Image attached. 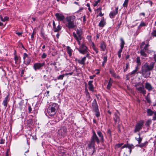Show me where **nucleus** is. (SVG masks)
<instances>
[{
	"label": "nucleus",
	"instance_id": "1",
	"mask_svg": "<svg viewBox=\"0 0 156 156\" xmlns=\"http://www.w3.org/2000/svg\"><path fill=\"white\" fill-rule=\"evenodd\" d=\"M154 66V62H151L150 64L146 62L142 66L141 71L139 73L142 74L145 78L148 77L151 74L150 71L153 70Z\"/></svg>",
	"mask_w": 156,
	"mask_h": 156
},
{
	"label": "nucleus",
	"instance_id": "2",
	"mask_svg": "<svg viewBox=\"0 0 156 156\" xmlns=\"http://www.w3.org/2000/svg\"><path fill=\"white\" fill-rule=\"evenodd\" d=\"M92 133L93 135L87 145V148L89 149H91L94 148H95V142L98 144H99L100 143V139L94 130L93 131Z\"/></svg>",
	"mask_w": 156,
	"mask_h": 156
},
{
	"label": "nucleus",
	"instance_id": "3",
	"mask_svg": "<svg viewBox=\"0 0 156 156\" xmlns=\"http://www.w3.org/2000/svg\"><path fill=\"white\" fill-rule=\"evenodd\" d=\"M58 106L55 103H53L50 105L47 109V112L50 116H52L55 115L56 112V110H58Z\"/></svg>",
	"mask_w": 156,
	"mask_h": 156
},
{
	"label": "nucleus",
	"instance_id": "4",
	"mask_svg": "<svg viewBox=\"0 0 156 156\" xmlns=\"http://www.w3.org/2000/svg\"><path fill=\"white\" fill-rule=\"evenodd\" d=\"M76 19V17L74 16H68L66 18V21L67 23L66 26L69 29H73L75 27L74 21Z\"/></svg>",
	"mask_w": 156,
	"mask_h": 156
},
{
	"label": "nucleus",
	"instance_id": "5",
	"mask_svg": "<svg viewBox=\"0 0 156 156\" xmlns=\"http://www.w3.org/2000/svg\"><path fill=\"white\" fill-rule=\"evenodd\" d=\"M66 132L67 128L63 126L58 130V133L59 136L64 137L66 135Z\"/></svg>",
	"mask_w": 156,
	"mask_h": 156
},
{
	"label": "nucleus",
	"instance_id": "6",
	"mask_svg": "<svg viewBox=\"0 0 156 156\" xmlns=\"http://www.w3.org/2000/svg\"><path fill=\"white\" fill-rule=\"evenodd\" d=\"M45 65V63L44 62L36 63L34 64L33 68L35 70L41 69Z\"/></svg>",
	"mask_w": 156,
	"mask_h": 156
},
{
	"label": "nucleus",
	"instance_id": "7",
	"mask_svg": "<svg viewBox=\"0 0 156 156\" xmlns=\"http://www.w3.org/2000/svg\"><path fill=\"white\" fill-rule=\"evenodd\" d=\"M79 51L81 53L84 54L87 52V47L83 44H82L79 48H77Z\"/></svg>",
	"mask_w": 156,
	"mask_h": 156
},
{
	"label": "nucleus",
	"instance_id": "8",
	"mask_svg": "<svg viewBox=\"0 0 156 156\" xmlns=\"http://www.w3.org/2000/svg\"><path fill=\"white\" fill-rule=\"evenodd\" d=\"M55 16L58 21H62L65 18V16L62 13H55Z\"/></svg>",
	"mask_w": 156,
	"mask_h": 156
},
{
	"label": "nucleus",
	"instance_id": "9",
	"mask_svg": "<svg viewBox=\"0 0 156 156\" xmlns=\"http://www.w3.org/2000/svg\"><path fill=\"white\" fill-rule=\"evenodd\" d=\"M143 124V121L140 122H139L137 123L135 126L134 132L135 133H136L138 131H139L141 129Z\"/></svg>",
	"mask_w": 156,
	"mask_h": 156
},
{
	"label": "nucleus",
	"instance_id": "10",
	"mask_svg": "<svg viewBox=\"0 0 156 156\" xmlns=\"http://www.w3.org/2000/svg\"><path fill=\"white\" fill-rule=\"evenodd\" d=\"M136 89L139 93H141L144 95L146 94V91L144 89V86L142 85L141 86L137 87Z\"/></svg>",
	"mask_w": 156,
	"mask_h": 156
},
{
	"label": "nucleus",
	"instance_id": "11",
	"mask_svg": "<svg viewBox=\"0 0 156 156\" xmlns=\"http://www.w3.org/2000/svg\"><path fill=\"white\" fill-rule=\"evenodd\" d=\"M10 100V98L9 97V95L8 94L6 96L4 100L2 102V104L5 108L7 106L8 103L9 101Z\"/></svg>",
	"mask_w": 156,
	"mask_h": 156
},
{
	"label": "nucleus",
	"instance_id": "12",
	"mask_svg": "<svg viewBox=\"0 0 156 156\" xmlns=\"http://www.w3.org/2000/svg\"><path fill=\"white\" fill-rule=\"evenodd\" d=\"M115 121V124H119L120 119L119 116V114L117 113H115L114 114V117L113 118Z\"/></svg>",
	"mask_w": 156,
	"mask_h": 156
},
{
	"label": "nucleus",
	"instance_id": "13",
	"mask_svg": "<svg viewBox=\"0 0 156 156\" xmlns=\"http://www.w3.org/2000/svg\"><path fill=\"white\" fill-rule=\"evenodd\" d=\"M93 82V80H90L89 81L88 83V85L89 86L88 89L90 91L92 92H94V86L92 84Z\"/></svg>",
	"mask_w": 156,
	"mask_h": 156
},
{
	"label": "nucleus",
	"instance_id": "14",
	"mask_svg": "<svg viewBox=\"0 0 156 156\" xmlns=\"http://www.w3.org/2000/svg\"><path fill=\"white\" fill-rule=\"evenodd\" d=\"M92 105L94 111L98 109V106L96 99H94L93 101Z\"/></svg>",
	"mask_w": 156,
	"mask_h": 156
},
{
	"label": "nucleus",
	"instance_id": "15",
	"mask_svg": "<svg viewBox=\"0 0 156 156\" xmlns=\"http://www.w3.org/2000/svg\"><path fill=\"white\" fill-rule=\"evenodd\" d=\"M145 88L149 91L152 90L154 88L151 84L148 82L146 83Z\"/></svg>",
	"mask_w": 156,
	"mask_h": 156
},
{
	"label": "nucleus",
	"instance_id": "16",
	"mask_svg": "<svg viewBox=\"0 0 156 156\" xmlns=\"http://www.w3.org/2000/svg\"><path fill=\"white\" fill-rule=\"evenodd\" d=\"M118 7L115 8V11L111 12L109 14V16L110 18H113L116 15L118 12Z\"/></svg>",
	"mask_w": 156,
	"mask_h": 156
},
{
	"label": "nucleus",
	"instance_id": "17",
	"mask_svg": "<svg viewBox=\"0 0 156 156\" xmlns=\"http://www.w3.org/2000/svg\"><path fill=\"white\" fill-rule=\"evenodd\" d=\"M106 24L105 20L103 17L100 21L98 24V26L101 27H103Z\"/></svg>",
	"mask_w": 156,
	"mask_h": 156
},
{
	"label": "nucleus",
	"instance_id": "18",
	"mask_svg": "<svg viewBox=\"0 0 156 156\" xmlns=\"http://www.w3.org/2000/svg\"><path fill=\"white\" fill-rule=\"evenodd\" d=\"M29 148L30 147L28 145H27L23 148L22 149V151L24 153V155L25 156H27L26 154L29 152Z\"/></svg>",
	"mask_w": 156,
	"mask_h": 156
},
{
	"label": "nucleus",
	"instance_id": "19",
	"mask_svg": "<svg viewBox=\"0 0 156 156\" xmlns=\"http://www.w3.org/2000/svg\"><path fill=\"white\" fill-rule=\"evenodd\" d=\"M97 133L99 137L100 138L101 140L103 142L104 141V137L101 132L100 130H98L97 132Z\"/></svg>",
	"mask_w": 156,
	"mask_h": 156
},
{
	"label": "nucleus",
	"instance_id": "20",
	"mask_svg": "<svg viewBox=\"0 0 156 156\" xmlns=\"http://www.w3.org/2000/svg\"><path fill=\"white\" fill-rule=\"evenodd\" d=\"M100 48L101 49L102 51H105L106 48V45L104 41H102L101 42Z\"/></svg>",
	"mask_w": 156,
	"mask_h": 156
},
{
	"label": "nucleus",
	"instance_id": "21",
	"mask_svg": "<svg viewBox=\"0 0 156 156\" xmlns=\"http://www.w3.org/2000/svg\"><path fill=\"white\" fill-rule=\"evenodd\" d=\"M73 36L74 37L77 41L78 44L80 45V41L81 40V38L77 37V35L75 34V32H73Z\"/></svg>",
	"mask_w": 156,
	"mask_h": 156
},
{
	"label": "nucleus",
	"instance_id": "22",
	"mask_svg": "<svg viewBox=\"0 0 156 156\" xmlns=\"http://www.w3.org/2000/svg\"><path fill=\"white\" fill-rule=\"evenodd\" d=\"M86 57H83L82 59H79L78 60V63L80 64L84 65H85V62L86 61Z\"/></svg>",
	"mask_w": 156,
	"mask_h": 156
},
{
	"label": "nucleus",
	"instance_id": "23",
	"mask_svg": "<svg viewBox=\"0 0 156 156\" xmlns=\"http://www.w3.org/2000/svg\"><path fill=\"white\" fill-rule=\"evenodd\" d=\"M31 61V58L29 57H28L27 59L24 60L23 63L26 65H28L30 63Z\"/></svg>",
	"mask_w": 156,
	"mask_h": 156
},
{
	"label": "nucleus",
	"instance_id": "24",
	"mask_svg": "<svg viewBox=\"0 0 156 156\" xmlns=\"http://www.w3.org/2000/svg\"><path fill=\"white\" fill-rule=\"evenodd\" d=\"M101 10L102 8L101 7H99V8H98L96 9L99 12V14L97 15V17H98L99 16L102 17L104 15V14L102 13Z\"/></svg>",
	"mask_w": 156,
	"mask_h": 156
},
{
	"label": "nucleus",
	"instance_id": "25",
	"mask_svg": "<svg viewBox=\"0 0 156 156\" xmlns=\"http://www.w3.org/2000/svg\"><path fill=\"white\" fill-rule=\"evenodd\" d=\"M147 115L149 116H151L154 114V112L150 108L148 109L147 111Z\"/></svg>",
	"mask_w": 156,
	"mask_h": 156
},
{
	"label": "nucleus",
	"instance_id": "26",
	"mask_svg": "<svg viewBox=\"0 0 156 156\" xmlns=\"http://www.w3.org/2000/svg\"><path fill=\"white\" fill-rule=\"evenodd\" d=\"M148 144V142L146 141L144 143L140 144L139 145H138V146L141 148H143V147H144L145 146L147 145ZM136 146H138V145H137Z\"/></svg>",
	"mask_w": 156,
	"mask_h": 156
},
{
	"label": "nucleus",
	"instance_id": "27",
	"mask_svg": "<svg viewBox=\"0 0 156 156\" xmlns=\"http://www.w3.org/2000/svg\"><path fill=\"white\" fill-rule=\"evenodd\" d=\"M67 53L69 55V56L70 57H71L72 56V50L69 46H67Z\"/></svg>",
	"mask_w": 156,
	"mask_h": 156
},
{
	"label": "nucleus",
	"instance_id": "28",
	"mask_svg": "<svg viewBox=\"0 0 156 156\" xmlns=\"http://www.w3.org/2000/svg\"><path fill=\"white\" fill-rule=\"evenodd\" d=\"M76 34H77V37L81 38V29H77L76 30Z\"/></svg>",
	"mask_w": 156,
	"mask_h": 156
},
{
	"label": "nucleus",
	"instance_id": "29",
	"mask_svg": "<svg viewBox=\"0 0 156 156\" xmlns=\"http://www.w3.org/2000/svg\"><path fill=\"white\" fill-rule=\"evenodd\" d=\"M146 51H144L143 49H141L140 51V54L141 55L144 57H146L147 56V54L145 53Z\"/></svg>",
	"mask_w": 156,
	"mask_h": 156
},
{
	"label": "nucleus",
	"instance_id": "30",
	"mask_svg": "<svg viewBox=\"0 0 156 156\" xmlns=\"http://www.w3.org/2000/svg\"><path fill=\"white\" fill-rule=\"evenodd\" d=\"M136 63L138 66H140L141 64L140 58L139 57L137 56L136 58Z\"/></svg>",
	"mask_w": 156,
	"mask_h": 156
},
{
	"label": "nucleus",
	"instance_id": "31",
	"mask_svg": "<svg viewBox=\"0 0 156 156\" xmlns=\"http://www.w3.org/2000/svg\"><path fill=\"white\" fill-rule=\"evenodd\" d=\"M146 26V25L145 23L143 22L142 21L140 23V24L139 25V26L138 27V29H140L141 28L143 27H144Z\"/></svg>",
	"mask_w": 156,
	"mask_h": 156
},
{
	"label": "nucleus",
	"instance_id": "32",
	"mask_svg": "<svg viewBox=\"0 0 156 156\" xmlns=\"http://www.w3.org/2000/svg\"><path fill=\"white\" fill-rule=\"evenodd\" d=\"M120 40L121 41L120 47L124 48V45L125 44V42L122 38H121Z\"/></svg>",
	"mask_w": 156,
	"mask_h": 156
},
{
	"label": "nucleus",
	"instance_id": "33",
	"mask_svg": "<svg viewBox=\"0 0 156 156\" xmlns=\"http://www.w3.org/2000/svg\"><path fill=\"white\" fill-rule=\"evenodd\" d=\"M61 26L58 25L57 28L56 27V28H55V29L54 30V31L55 32H58L61 30Z\"/></svg>",
	"mask_w": 156,
	"mask_h": 156
},
{
	"label": "nucleus",
	"instance_id": "34",
	"mask_svg": "<svg viewBox=\"0 0 156 156\" xmlns=\"http://www.w3.org/2000/svg\"><path fill=\"white\" fill-rule=\"evenodd\" d=\"M110 73L114 77H116V74L115 73L114 71L113 70H110L109 71Z\"/></svg>",
	"mask_w": 156,
	"mask_h": 156
},
{
	"label": "nucleus",
	"instance_id": "35",
	"mask_svg": "<svg viewBox=\"0 0 156 156\" xmlns=\"http://www.w3.org/2000/svg\"><path fill=\"white\" fill-rule=\"evenodd\" d=\"M129 62L126 63V68H124V72H125L128 69V68H129Z\"/></svg>",
	"mask_w": 156,
	"mask_h": 156
},
{
	"label": "nucleus",
	"instance_id": "36",
	"mask_svg": "<svg viewBox=\"0 0 156 156\" xmlns=\"http://www.w3.org/2000/svg\"><path fill=\"white\" fill-rule=\"evenodd\" d=\"M135 139L136 140H137L138 142V143L139 144H140L142 140V138L141 137L139 136V138H137L136 137L135 138Z\"/></svg>",
	"mask_w": 156,
	"mask_h": 156
},
{
	"label": "nucleus",
	"instance_id": "37",
	"mask_svg": "<svg viewBox=\"0 0 156 156\" xmlns=\"http://www.w3.org/2000/svg\"><path fill=\"white\" fill-rule=\"evenodd\" d=\"M95 112V115L97 117H99L100 115V113L99 111V109H98L94 111Z\"/></svg>",
	"mask_w": 156,
	"mask_h": 156
},
{
	"label": "nucleus",
	"instance_id": "38",
	"mask_svg": "<svg viewBox=\"0 0 156 156\" xmlns=\"http://www.w3.org/2000/svg\"><path fill=\"white\" fill-rule=\"evenodd\" d=\"M137 71L135 69L132 72H131V73H129V75H133L134 74L136 73L137 74L139 73V72H137Z\"/></svg>",
	"mask_w": 156,
	"mask_h": 156
},
{
	"label": "nucleus",
	"instance_id": "39",
	"mask_svg": "<svg viewBox=\"0 0 156 156\" xmlns=\"http://www.w3.org/2000/svg\"><path fill=\"white\" fill-rule=\"evenodd\" d=\"M129 0H125L123 4V7H127L128 5Z\"/></svg>",
	"mask_w": 156,
	"mask_h": 156
},
{
	"label": "nucleus",
	"instance_id": "40",
	"mask_svg": "<svg viewBox=\"0 0 156 156\" xmlns=\"http://www.w3.org/2000/svg\"><path fill=\"white\" fill-rule=\"evenodd\" d=\"M19 59V57L16 55H15L14 56V60H15L16 64H17V62Z\"/></svg>",
	"mask_w": 156,
	"mask_h": 156
},
{
	"label": "nucleus",
	"instance_id": "41",
	"mask_svg": "<svg viewBox=\"0 0 156 156\" xmlns=\"http://www.w3.org/2000/svg\"><path fill=\"white\" fill-rule=\"evenodd\" d=\"M151 120H148L146 122L145 125L146 126H149L150 125L151 123Z\"/></svg>",
	"mask_w": 156,
	"mask_h": 156
},
{
	"label": "nucleus",
	"instance_id": "42",
	"mask_svg": "<svg viewBox=\"0 0 156 156\" xmlns=\"http://www.w3.org/2000/svg\"><path fill=\"white\" fill-rule=\"evenodd\" d=\"M64 74H62V75H59V76H58V77H57V79L58 80H62L63 78V77H64Z\"/></svg>",
	"mask_w": 156,
	"mask_h": 156
},
{
	"label": "nucleus",
	"instance_id": "43",
	"mask_svg": "<svg viewBox=\"0 0 156 156\" xmlns=\"http://www.w3.org/2000/svg\"><path fill=\"white\" fill-rule=\"evenodd\" d=\"M145 99L147 100V103H150L151 101L150 97L149 96H146L145 97Z\"/></svg>",
	"mask_w": 156,
	"mask_h": 156
},
{
	"label": "nucleus",
	"instance_id": "44",
	"mask_svg": "<svg viewBox=\"0 0 156 156\" xmlns=\"http://www.w3.org/2000/svg\"><path fill=\"white\" fill-rule=\"evenodd\" d=\"M112 85V83H108V84L107 87V89L108 90H109Z\"/></svg>",
	"mask_w": 156,
	"mask_h": 156
},
{
	"label": "nucleus",
	"instance_id": "45",
	"mask_svg": "<svg viewBox=\"0 0 156 156\" xmlns=\"http://www.w3.org/2000/svg\"><path fill=\"white\" fill-rule=\"evenodd\" d=\"M151 34L153 36L156 37V30H153Z\"/></svg>",
	"mask_w": 156,
	"mask_h": 156
},
{
	"label": "nucleus",
	"instance_id": "46",
	"mask_svg": "<svg viewBox=\"0 0 156 156\" xmlns=\"http://www.w3.org/2000/svg\"><path fill=\"white\" fill-rule=\"evenodd\" d=\"M107 134L108 135V136L109 137H111L112 136L111 134V131L110 129H108L107 131Z\"/></svg>",
	"mask_w": 156,
	"mask_h": 156
},
{
	"label": "nucleus",
	"instance_id": "47",
	"mask_svg": "<svg viewBox=\"0 0 156 156\" xmlns=\"http://www.w3.org/2000/svg\"><path fill=\"white\" fill-rule=\"evenodd\" d=\"M23 59L24 60L26 59V58H27L28 57V55L26 53H24L23 54Z\"/></svg>",
	"mask_w": 156,
	"mask_h": 156
},
{
	"label": "nucleus",
	"instance_id": "48",
	"mask_svg": "<svg viewBox=\"0 0 156 156\" xmlns=\"http://www.w3.org/2000/svg\"><path fill=\"white\" fill-rule=\"evenodd\" d=\"M94 50L96 52V53L97 54L98 53V49L95 46H94L93 47Z\"/></svg>",
	"mask_w": 156,
	"mask_h": 156
},
{
	"label": "nucleus",
	"instance_id": "49",
	"mask_svg": "<svg viewBox=\"0 0 156 156\" xmlns=\"http://www.w3.org/2000/svg\"><path fill=\"white\" fill-rule=\"evenodd\" d=\"M107 60V56H105L104 58V61L103 62L104 63H106Z\"/></svg>",
	"mask_w": 156,
	"mask_h": 156
},
{
	"label": "nucleus",
	"instance_id": "50",
	"mask_svg": "<svg viewBox=\"0 0 156 156\" xmlns=\"http://www.w3.org/2000/svg\"><path fill=\"white\" fill-rule=\"evenodd\" d=\"M86 5L88 7V9L89 12H91L92 11V10L90 8V4L88 3Z\"/></svg>",
	"mask_w": 156,
	"mask_h": 156
},
{
	"label": "nucleus",
	"instance_id": "51",
	"mask_svg": "<svg viewBox=\"0 0 156 156\" xmlns=\"http://www.w3.org/2000/svg\"><path fill=\"white\" fill-rule=\"evenodd\" d=\"M49 91H47L45 94V96L47 97V98H48L50 96V95L49 94Z\"/></svg>",
	"mask_w": 156,
	"mask_h": 156
},
{
	"label": "nucleus",
	"instance_id": "52",
	"mask_svg": "<svg viewBox=\"0 0 156 156\" xmlns=\"http://www.w3.org/2000/svg\"><path fill=\"white\" fill-rule=\"evenodd\" d=\"M100 0H98L97 1L95 2V3L94 4V6H97L98 3L100 2Z\"/></svg>",
	"mask_w": 156,
	"mask_h": 156
},
{
	"label": "nucleus",
	"instance_id": "53",
	"mask_svg": "<svg viewBox=\"0 0 156 156\" xmlns=\"http://www.w3.org/2000/svg\"><path fill=\"white\" fill-rule=\"evenodd\" d=\"M47 55L45 53H43L41 57L42 58H44L46 57Z\"/></svg>",
	"mask_w": 156,
	"mask_h": 156
},
{
	"label": "nucleus",
	"instance_id": "54",
	"mask_svg": "<svg viewBox=\"0 0 156 156\" xmlns=\"http://www.w3.org/2000/svg\"><path fill=\"white\" fill-rule=\"evenodd\" d=\"M129 147H130V146H128V144H125L121 148L122 149L124 148L125 147L128 148Z\"/></svg>",
	"mask_w": 156,
	"mask_h": 156
},
{
	"label": "nucleus",
	"instance_id": "55",
	"mask_svg": "<svg viewBox=\"0 0 156 156\" xmlns=\"http://www.w3.org/2000/svg\"><path fill=\"white\" fill-rule=\"evenodd\" d=\"M9 20V17L8 16H6L4 17L3 18V20H4V22L6 21H8Z\"/></svg>",
	"mask_w": 156,
	"mask_h": 156
},
{
	"label": "nucleus",
	"instance_id": "56",
	"mask_svg": "<svg viewBox=\"0 0 156 156\" xmlns=\"http://www.w3.org/2000/svg\"><path fill=\"white\" fill-rule=\"evenodd\" d=\"M123 144V143L117 144L116 145V146L117 147L119 148L121 147Z\"/></svg>",
	"mask_w": 156,
	"mask_h": 156
},
{
	"label": "nucleus",
	"instance_id": "57",
	"mask_svg": "<svg viewBox=\"0 0 156 156\" xmlns=\"http://www.w3.org/2000/svg\"><path fill=\"white\" fill-rule=\"evenodd\" d=\"M53 30H54L55 29V28H56V27L55 21L53 20Z\"/></svg>",
	"mask_w": 156,
	"mask_h": 156
},
{
	"label": "nucleus",
	"instance_id": "58",
	"mask_svg": "<svg viewBox=\"0 0 156 156\" xmlns=\"http://www.w3.org/2000/svg\"><path fill=\"white\" fill-rule=\"evenodd\" d=\"M23 103V100H21L20 102L19 103V104L20 106H22Z\"/></svg>",
	"mask_w": 156,
	"mask_h": 156
},
{
	"label": "nucleus",
	"instance_id": "59",
	"mask_svg": "<svg viewBox=\"0 0 156 156\" xmlns=\"http://www.w3.org/2000/svg\"><path fill=\"white\" fill-rule=\"evenodd\" d=\"M28 109L29 112H31L32 111V108L31 106L30 105L28 106Z\"/></svg>",
	"mask_w": 156,
	"mask_h": 156
},
{
	"label": "nucleus",
	"instance_id": "60",
	"mask_svg": "<svg viewBox=\"0 0 156 156\" xmlns=\"http://www.w3.org/2000/svg\"><path fill=\"white\" fill-rule=\"evenodd\" d=\"M123 48V47H120V48L119 50V51L118 52V53H121Z\"/></svg>",
	"mask_w": 156,
	"mask_h": 156
},
{
	"label": "nucleus",
	"instance_id": "61",
	"mask_svg": "<svg viewBox=\"0 0 156 156\" xmlns=\"http://www.w3.org/2000/svg\"><path fill=\"white\" fill-rule=\"evenodd\" d=\"M86 95L87 97H88V98L90 97V94H89V93L88 92V91H87V90Z\"/></svg>",
	"mask_w": 156,
	"mask_h": 156
},
{
	"label": "nucleus",
	"instance_id": "62",
	"mask_svg": "<svg viewBox=\"0 0 156 156\" xmlns=\"http://www.w3.org/2000/svg\"><path fill=\"white\" fill-rule=\"evenodd\" d=\"M4 141H5V140H4L3 139H2L1 140V141H0V144H4Z\"/></svg>",
	"mask_w": 156,
	"mask_h": 156
},
{
	"label": "nucleus",
	"instance_id": "63",
	"mask_svg": "<svg viewBox=\"0 0 156 156\" xmlns=\"http://www.w3.org/2000/svg\"><path fill=\"white\" fill-rule=\"evenodd\" d=\"M143 50L146 51L148 50V47L147 46H145Z\"/></svg>",
	"mask_w": 156,
	"mask_h": 156
},
{
	"label": "nucleus",
	"instance_id": "64",
	"mask_svg": "<svg viewBox=\"0 0 156 156\" xmlns=\"http://www.w3.org/2000/svg\"><path fill=\"white\" fill-rule=\"evenodd\" d=\"M16 34L18 35V36H20V35H21L22 34V33L18 32H16Z\"/></svg>",
	"mask_w": 156,
	"mask_h": 156
}]
</instances>
